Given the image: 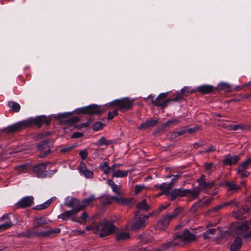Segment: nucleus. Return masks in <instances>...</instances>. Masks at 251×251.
Here are the masks:
<instances>
[{"mask_svg": "<svg viewBox=\"0 0 251 251\" xmlns=\"http://www.w3.org/2000/svg\"><path fill=\"white\" fill-rule=\"evenodd\" d=\"M69 115V114L68 113H61V114H58L57 116V117L59 119H64V118L67 117Z\"/></svg>", "mask_w": 251, "mask_h": 251, "instance_id": "680f3d73", "label": "nucleus"}, {"mask_svg": "<svg viewBox=\"0 0 251 251\" xmlns=\"http://www.w3.org/2000/svg\"><path fill=\"white\" fill-rule=\"evenodd\" d=\"M186 133H187L186 127H185L179 131L174 132V134L175 135H177L178 136H179L184 135V134H185Z\"/></svg>", "mask_w": 251, "mask_h": 251, "instance_id": "603ef678", "label": "nucleus"}, {"mask_svg": "<svg viewBox=\"0 0 251 251\" xmlns=\"http://www.w3.org/2000/svg\"><path fill=\"white\" fill-rule=\"evenodd\" d=\"M178 122H179V120L178 119H173L168 120V121H167L166 123V124L168 125H170V124L176 125Z\"/></svg>", "mask_w": 251, "mask_h": 251, "instance_id": "5fc2aeb1", "label": "nucleus"}, {"mask_svg": "<svg viewBox=\"0 0 251 251\" xmlns=\"http://www.w3.org/2000/svg\"><path fill=\"white\" fill-rule=\"evenodd\" d=\"M113 201H115L119 204H127L129 202V200L127 198H122L120 195L116 196H113L108 198L105 200H104L103 204H110Z\"/></svg>", "mask_w": 251, "mask_h": 251, "instance_id": "4468645a", "label": "nucleus"}, {"mask_svg": "<svg viewBox=\"0 0 251 251\" xmlns=\"http://www.w3.org/2000/svg\"><path fill=\"white\" fill-rule=\"evenodd\" d=\"M9 107H10L13 111L18 112L21 108L20 104L16 102L10 101L8 103Z\"/></svg>", "mask_w": 251, "mask_h": 251, "instance_id": "72a5a7b5", "label": "nucleus"}, {"mask_svg": "<svg viewBox=\"0 0 251 251\" xmlns=\"http://www.w3.org/2000/svg\"><path fill=\"white\" fill-rule=\"evenodd\" d=\"M128 175V172L126 171H122L120 170H115L113 174V177H124Z\"/></svg>", "mask_w": 251, "mask_h": 251, "instance_id": "2f4dec72", "label": "nucleus"}, {"mask_svg": "<svg viewBox=\"0 0 251 251\" xmlns=\"http://www.w3.org/2000/svg\"><path fill=\"white\" fill-rule=\"evenodd\" d=\"M130 237L129 233L124 232L118 234L116 236V240L118 241L126 240Z\"/></svg>", "mask_w": 251, "mask_h": 251, "instance_id": "f704fd0d", "label": "nucleus"}, {"mask_svg": "<svg viewBox=\"0 0 251 251\" xmlns=\"http://www.w3.org/2000/svg\"><path fill=\"white\" fill-rule=\"evenodd\" d=\"M107 184L111 187H112L113 186H115V182L112 180H110V179H108L107 180Z\"/></svg>", "mask_w": 251, "mask_h": 251, "instance_id": "774afa93", "label": "nucleus"}, {"mask_svg": "<svg viewBox=\"0 0 251 251\" xmlns=\"http://www.w3.org/2000/svg\"><path fill=\"white\" fill-rule=\"evenodd\" d=\"M249 208L246 205L242 207H236L233 212V215L237 219H241L242 218V216L247 212Z\"/></svg>", "mask_w": 251, "mask_h": 251, "instance_id": "f3484780", "label": "nucleus"}, {"mask_svg": "<svg viewBox=\"0 0 251 251\" xmlns=\"http://www.w3.org/2000/svg\"><path fill=\"white\" fill-rule=\"evenodd\" d=\"M55 197H52L50 199L48 200L43 203L41 204L37 205L34 207L35 209L36 210H43L47 208L51 203L53 199H55Z\"/></svg>", "mask_w": 251, "mask_h": 251, "instance_id": "bb28decb", "label": "nucleus"}, {"mask_svg": "<svg viewBox=\"0 0 251 251\" xmlns=\"http://www.w3.org/2000/svg\"><path fill=\"white\" fill-rule=\"evenodd\" d=\"M167 96V93H163L159 94L155 100V105L157 106L164 107L167 105V101L165 98Z\"/></svg>", "mask_w": 251, "mask_h": 251, "instance_id": "a211bd4d", "label": "nucleus"}, {"mask_svg": "<svg viewBox=\"0 0 251 251\" xmlns=\"http://www.w3.org/2000/svg\"><path fill=\"white\" fill-rule=\"evenodd\" d=\"M86 169H87V167L85 163L83 161H81L78 169L79 172L81 173Z\"/></svg>", "mask_w": 251, "mask_h": 251, "instance_id": "de8ad7c7", "label": "nucleus"}, {"mask_svg": "<svg viewBox=\"0 0 251 251\" xmlns=\"http://www.w3.org/2000/svg\"><path fill=\"white\" fill-rule=\"evenodd\" d=\"M50 152H51V151H50V150H49L46 151L45 152H44L43 153L39 155V157L44 158L45 156H46L49 153H50Z\"/></svg>", "mask_w": 251, "mask_h": 251, "instance_id": "69168bd1", "label": "nucleus"}, {"mask_svg": "<svg viewBox=\"0 0 251 251\" xmlns=\"http://www.w3.org/2000/svg\"><path fill=\"white\" fill-rule=\"evenodd\" d=\"M96 199L94 195H91L89 198L84 199L80 203L81 210L85 206H88Z\"/></svg>", "mask_w": 251, "mask_h": 251, "instance_id": "c756f323", "label": "nucleus"}, {"mask_svg": "<svg viewBox=\"0 0 251 251\" xmlns=\"http://www.w3.org/2000/svg\"><path fill=\"white\" fill-rule=\"evenodd\" d=\"M197 90L198 92H200L204 94H207L211 93L213 90V87L210 85H203L199 86Z\"/></svg>", "mask_w": 251, "mask_h": 251, "instance_id": "a878e982", "label": "nucleus"}, {"mask_svg": "<svg viewBox=\"0 0 251 251\" xmlns=\"http://www.w3.org/2000/svg\"><path fill=\"white\" fill-rule=\"evenodd\" d=\"M241 126L240 125H229L226 126V129L228 130H237L241 128Z\"/></svg>", "mask_w": 251, "mask_h": 251, "instance_id": "a19ab883", "label": "nucleus"}, {"mask_svg": "<svg viewBox=\"0 0 251 251\" xmlns=\"http://www.w3.org/2000/svg\"><path fill=\"white\" fill-rule=\"evenodd\" d=\"M251 226V223L248 221L237 223L231 227V233L233 236L237 235L238 237H244L245 238L247 232Z\"/></svg>", "mask_w": 251, "mask_h": 251, "instance_id": "20e7f679", "label": "nucleus"}, {"mask_svg": "<svg viewBox=\"0 0 251 251\" xmlns=\"http://www.w3.org/2000/svg\"><path fill=\"white\" fill-rule=\"evenodd\" d=\"M199 237V236L191 233L188 229H185L182 232L176 233L175 238L173 241L162 244L161 249L156 250L155 251H167L176 246H180L184 243L196 241Z\"/></svg>", "mask_w": 251, "mask_h": 251, "instance_id": "f257e3e1", "label": "nucleus"}, {"mask_svg": "<svg viewBox=\"0 0 251 251\" xmlns=\"http://www.w3.org/2000/svg\"><path fill=\"white\" fill-rule=\"evenodd\" d=\"M50 119L46 116H39L35 118H29L26 120L19 122L21 125V128L23 127L33 125H40L43 123L49 124Z\"/></svg>", "mask_w": 251, "mask_h": 251, "instance_id": "39448f33", "label": "nucleus"}, {"mask_svg": "<svg viewBox=\"0 0 251 251\" xmlns=\"http://www.w3.org/2000/svg\"><path fill=\"white\" fill-rule=\"evenodd\" d=\"M33 200L32 196L25 197L17 203V205L21 208L30 206L33 204Z\"/></svg>", "mask_w": 251, "mask_h": 251, "instance_id": "dca6fc26", "label": "nucleus"}, {"mask_svg": "<svg viewBox=\"0 0 251 251\" xmlns=\"http://www.w3.org/2000/svg\"><path fill=\"white\" fill-rule=\"evenodd\" d=\"M184 211V208L182 207H177L176 208L172 214H167L169 217L170 219L172 220L173 219H175L181 215Z\"/></svg>", "mask_w": 251, "mask_h": 251, "instance_id": "b1692460", "label": "nucleus"}, {"mask_svg": "<svg viewBox=\"0 0 251 251\" xmlns=\"http://www.w3.org/2000/svg\"><path fill=\"white\" fill-rule=\"evenodd\" d=\"M218 87L220 89H226L229 88V86L227 84L225 83H221L219 85Z\"/></svg>", "mask_w": 251, "mask_h": 251, "instance_id": "4d7b16f0", "label": "nucleus"}, {"mask_svg": "<svg viewBox=\"0 0 251 251\" xmlns=\"http://www.w3.org/2000/svg\"><path fill=\"white\" fill-rule=\"evenodd\" d=\"M48 163L39 164L33 167V172L38 177H47L52 176L56 172V169L53 170L46 171L47 165Z\"/></svg>", "mask_w": 251, "mask_h": 251, "instance_id": "0eeeda50", "label": "nucleus"}, {"mask_svg": "<svg viewBox=\"0 0 251 251\" xmlns=\"http://www.w3.org/2000/svg\"><path fill=\"white\" fill-rule=\"evenodd\" d=\"M87 178H93V173L87 169L81 173Z\"/></svg>", "mask_w": 251, "mask_h": 251, "instance_id": "a18cd8bd", "label": "nucleus"}, {"mask_svg": "<svg viewBox=\"0 0 251 251\" xmlns=\"http://www.w3.org/2000/svg\"><path fill=\"white\" fill-rule=\"evenodd\" d=\"M151 216H152L151 214L147 215L140 214L139 212H136L135 214L132 228L135 229L144 228L147 225L149 218Z\"/></svg>", "mask_w": 251, "mask_h": 251, "instance_id": "423d86ee", "label": "nucleus"}, {"mask_svg": "<svg viewBox=\"0 0 251 251\" xmlns=\"http://www.w3.org/2000/svg\"><path fill=\"white\" fill-rule=\"evenodd\" d=\"M49 221V220H48L46 218H36L34 221V227L31 229L28 230L27 231V233H26V236L29 237V236H37L35 233H38L39 232L36 231V229L38 227L41 226L43 225H45L48 224Z\"/></svg>", "mask_w": 251, "mask_h": 251, "instance_id": "9d476101", "label": "nucleus"}, {"mask_svg": "<svg viewBox=\"0 0 251 251\" xmlns=\"http://www.w3.org/2000/svg\"><path fill=\"white\" fill-rule=\"evenodd\" d=\"M187 89L186 87H184V88H182L180 90V92H177L176 97L172 99H168V101H179L182 98L185 96V90Z\"/></svg>", "mask_w": 251, "mask_h": 251, "instance_id": "cd10ccee", "label": "nucleus"}, {"mask_svg": "<svg viewBox=\"0 0 251 251\" xmlns=\"http://www.w3.org/2000/svg\"><path fill=\"white\" fill-rule=\"evenodd\" d=\"M137 207L139 210H142L146 211H148L150 209V206L148 204L145 199L143 200L141 202L138 203Z\"/></svg>", "mask_w": 251, "mask_h": 251, "instance_id": "7c9ffc66", "label": "nucleus"}, {"mask_svg": "<svg viewBox=\"0 0 251 251\" xmlns=\"http://www.w3.org/2000/svg\"><path fill=\"white\" fill-rule=\"evenodd\" d=\"M173 184H172V182H170L168 183H165V185H164V187L163 188V194L167 195L169 197L170 200L171 201H174V200H175V199L177 197H178V196H179V197H184L185 196H181L179 195H177L176 194H175L174 191L176 190H187L186 189H184V188L175 189L172 192H170V190L173 187Z\"/></svg>", "mask_w": 251, "mask_h": 251, "instance_id": "f8f14e48", "label": "nucleus"}, {"mask_svg": "<svg viewBox=\"0 0 251 251\" xmlns=\"http://www.w3.org/2000/svg\"><path fill=\"white\" fill-rule=\"evenodd\" d=\"M64 204L67 207L72 208V209H81L80 202L74 197H67L65 200Z\"/></svg>", "mask_w": 251, "mask_h": 251, "instance_id": "2eb2a0df", "label": "nucleus"}, {"mask_svg": "<svg viewBox=\"0 0 251 251\" xmlns=\"http://www.w3.org/2000/svg\"><path fill=\"white\" fill-rule=\"evenodd\" d=\"M141 243L143 244L150 243L151 241V237L150 235L144 234L139 237Z\"/></svg>", "mask_w": 251, "mask_h": 251, "instance_id": "473e14b6", "label": "nucleus"}, {"mask_svg": "<svg viewBox=\"0 0 251 251\" xmlns=\"http://www.w3.org/2000/svg\"><path fill=\"white\" fill-rule=\"evenodd\" d=\"M116 229L112 222L104 219L99 225L95 226L94 232L103 237L113 234L116 231Z\"/></svg>", "mask_w": 251, "mask_h": 251, "instance_id": "f03ea898", "label": "nucleus"}, {"mask_svg": "<svg viewBox=\"0 0 251 251\" xmlns=\"http://www.w3.org/2000/svg\"><path fill=\"white\" fill-rule=\"evenodd\" d=\"M81 209H72L70 210L66 211L65 212L58 216V218L62 219L63 220L70 219L73 221H75L76 215L77 213Z\"/></svg>", "mask_w": 251, "mask_h": 251, "instance_id": "ddd939ff", "label": "nucleus"}, {"mask_svg": "<svg viewBox=\"0 0 251 251\" xmlns=\"http://www.w3.org/2000/svg\"><path fill=\"white\" fill-rule=\"evenodd\" d=\"M242 238L240 237H236L234 242L230 246L231 251H238L242 245Z\"/></svg>", "mask_w": 251, "mask_h": 251, "instance_id": "5701e85b", "label": "nucleus"}, {"mask_svg": "<svg viewBox=\"0 0 251 251\" xmlns=\"http://www.w3.org/2000/svg\"><path fill=\"white\" fill-rule=\"evenodd\" d=\"M109 142L103 137H101L96 143L95 145L98 146L102 145H108Z\"/></svg>", "mask_w": 251, "mask_h": 251, "instance_id": "58836bf2", "label": "nucleus"}, {"mask_svg": "<svg viewBox=\"0 0 251 251\" xmlns=\"http://www.w3.org/2000/svg\"><path fill=\"white\" fill-rule=\"evenodd\" d=\"M214 182L210 181L209 182H204L200 183L197 187L192 190H176L174 191L175 194L179 195L181 196H193L197 197L199 193L203 191H205L208 189L212 188L214 186Z\"/></svg>", "mask_w": 251, "mask_h": 251, "instance_id": "7ed1b4c3", "label": "nucleus"}, {"mask_svg": "<svg viewBox=\"0 0 251 251\" xmlns=\"http://www.w3.org/2000/svg\"><path fill=\"white\" fill-rule=\"evenodd\" d=\"M0 221L4 222L3 223L0 224V230H5L12 226L11 221L7 215H3L0 219Z\"/></svg>", "mask_w": 251, "mask_h": 251, "instance_id": "6ab92c4d", "label": "nucleus"}, {"mask_svg": "<svg viewBox=\"0 0 251 251\" xmlns=\"http://www.w3.org/2000/svg\"><path fill=\"white\" fill-rule=\"evenodd\" d=\"M171 221L169 217L167 215H162L157 222L154 228L157 230L164 231L168 227Z\"/></svg>", "mask_w": 251, "mask_h": 251, "instance_id": "9b49d317", "label": "nucleus"}, {"mask_svg": "<svg viewBox=\"0 0 251 251\" xmlns=\"http://www.w3.org/2000/svg\"><path fill=\"white\" fill-rule=\"evenodd\" d=\"M146 187L144 184L136 185L135 186V194H138L142 192L144 189H146Z\"/></svg>", "mask_w": 251, "mask_h": 251, "instance_id": "ea45409f", "label": "nucleus"}, {"mask_svg": "<svg viewBox=\"0 0 251 251\" xmlns=\"http://www.w3.org/2000/svg\"><path fill=\"white\" fill-rule=\"evenodd\" d=\"M60 232V229L59 228H56L53 229H50L47 232H40L38 233H35L37 236L40 237H47L50 234H57Z\"/></svg>", "mask_w": 251, "mask_h": 251, "instance_id": "393cba45", "label": "nucleus"}, {"mask_svg": "<svg viewBox=\"0 0 251 251\" xmlns=\"http://www.w3.org/2000/svg\"><path fill=\"white\" fill-rule=\"evenodd\" d=\"M80 113L89 115L99 114L105 111L103 106L96 104H92L89 106L80 108L78 109Z\"/></svg>", "mask_w": 251, "mask_h": 251, "instance_id": "6e6552de", "label": "nucleus"}, {"mask_svg": "<svg viewBox=\"0 0 251 251\" xmlns=\"http://www.w3.org/2000/svg\"><path fill=\"white\" fill-rule=\"evenodd\" d=\"M108 166V163L106 161H105L103 163L100 164V170L103 171Z\"/></svg>", "mask_w": 251, "mask_h": 251, "instance_id": "052dcab7", "label": "nucleus"}, {"mask_svg": "<svg viewBox=\"0 0 251 251\" xmlns=\"http://www.w3.org/2000/svg\"><path fill=\"white\" fill-rule=\"evenodd\" d=\"M148 99L151 100V103H154L155 104V100H154V96L150 95L147 98H146V100Z\"/></svg>", "mask_w": 251, "mask_h": 251, "instance_id": "338daca9", "label": "nucleus"}, {"mask_svg": "<svg viewBox=\"0 0 251 251\" xmlns=\"http://www.w3.org/2000/svg\"><path fill=\"white\" fill-rule=\"evenodd\" d=\"M118 114V111L116 109H115L114 110L111 111V112H109L107 114V119L108 120H111L112 119H113V118L116 116V115H117Z\"/></svg>", "mask_w": 251, "mask_h": 251, "instance_id": "37998d69", "label": "nucleus"}, {"mask_svg": "<svg viewBox=\"0 0 251 251\" xmlns=\"http://www.w3.org/2000/svg\"><path fill=\"white\" fill-rule=\"evenodd\" d=\"M240 159V156L239 155L231 156L228 155L224 159L223 163L225 165H231L236 163Z\"/></svg>", "mask_w": 251, "mask_h": 251, "instance_id": "412c9836", "label": "nucleus"}, {"mask_svg": "<svg viewBox=\"0 0 251 251\" xmlns=\"http://www.w3.org/2000/svg\"><path fill=\"white\" fill-rule=\"evenodd\" d=\"M157 120H154L150 119L147 120L145 122L141 124L138 127L139 130L147 129L150 127L155 126L157 124Z\"/></svg>", "mask_w": 251, "mask_h": 251, "instance_id": "aec40b11", "label": "nucleus"}, {"mask_svg": "<svg viewBox=\"0 0 251 251\" xmlns=\"http://www.w3.org/2000/svg\"><path fill=\"white\" fill-rule=\"evenodd\" d=\"M83 136V133L79 132H75L71 136L72 138H78Z\"/></svg>", "mask_w": 251, "mask_h": 251, "instance_id": "6e6d98bb", "label": "nucleus"}, {"mask_svg": "<svg viewBox=\"0 0 251 251\" xmlns=\"http://www.w3.org/2000/svg\"><path fill=\"white\" fill-rule=\"evenodd\" d=\"M79 155L81 156V159L82 161L86 159L88 155V151L87 150L84 149L83 150H81L79 152Z\"/></svg>", "mask_w": 251, "mask_h": 251, "instance_id": "49530a36", "label": "nucleus"}, {"mask_svg": "<svg viewBox=\"0 0 251 251\" xmlns=\"http://www.w3.org/2000/svg\"><path fill=\"white\" fill-rule=\"evenodd\" d=\"M103 125V124L100 122H95L93 126V129L94 131H98L102 127Z\"/></svg>", "mask_w": 251, "mask_h": 251, "instance_id": "c03bdc74", "label": "nucleus"}, {"mask_svg": "<svg viewBox=\"0 0 251 251\" xmlns=\"http://www.w3.org/2000/svg\"><path fill=\"white\" fill-rule=\"evenodd\" d=\"M204 168L205 169V171L207 173L210 174L212 170V168H213V164L211 162L210 163H205L203 165Z\"/></svg>", "mask_w": 251, "mask_h": 251, "instance_id": "4c0bfd02", "label": "nucleus"}, {"mask_svg": "<svg viewBox=\"0 0 251 251\" xmlns=\"http://www.w3.org/2000/svg\"><path fill=\"white\" fill-rule=\"evenodd\" d=\"M112 103L116 106L121 110H128L131 108L132 101L130 100L128 98H124L113 100Z\"/></svg>", "mask_w": 251, "mask_h": 251, "instance_id": "1a4fd4ad", "label": "nucleus"}, {"mask_svg": "<svg viewBox=\"0 0 251 251\" xmlns=\"http://www.w3.org/2000/svg\"><path fill=\"white\" fill-rule=\"evenodd\" d=\"M120 186H118L117 184H115V186H113L112 187H111V189L114 193H115L117 194H119V191H120Z\"/></svg>", "mask_w": 251, "mask_h": 251, "instance_id": "bf43d9fd", "label": "nucleus"}, {"mask_svg": "<svg viewBox=\"0 0 251 251\" xmlns=\"http://www.w3.org/2000/svg\"><path fill=\"white\" fill-rule=\"evenodd\" d=\"M198 129V128L195 127V128H188L186 127V131L187 133H189L190 134H192L195 133L197 130Z\"/></svg>", "mask_w": 251, "mask_h": 251, "instance_id": "13d9d810", "label": "nucleus"}, {"mask_svg": "<svg viewBox=\"0 0 251 251\" xmlns=\"http://www.w3.org/2000/svg\"><path fill=\"white\" fill-rule=\"evenodd\" d=\"M27 167V164H23L22 165L17 166L15 167V169L19 172H22L26 169Z\"/></svg>", "mask_w": 251, "mask_h": 251, "instance_id": "09e8293b", "label": "nucleus"}, {"mask_svg": "<svg viewBox=\"0 0 251 251\" xmlns=\"http://www.w3.org/2000/svg\"><path fill=\"white\" fill-rule=\"evenodd\" d=\"M237 173L240 175L241 177H247L250 174L249 172L246 171L245 170L239 172L238 170H237Z\"/></svg>", "mask_w": 251, "mask_h": 251, "instance_id": "8fccbe9b", "label": "nucleus"}, {"mask_svg": "<svg viewBox=\"0 0 251 251\" xmlns=\"http://www.w3.org/2000/svg\"><path fill=\"white\" fill-rule=\"evenodd\" d=\"M251 164V158H248L246 160L242 162L237 168L238 172H240L247 169L248 166Z\"/></svg>", "mask_w": 251, "mask_h": 251, "instance_id": "c85d7f7f", "label": "nucleus"}, {"mask_svg": "<svg viewBox=\"0 0 251 251\" xmlns=\"http://www.w3.org/2000/svg\"><path fill=\"white\" fill-rule=\"evenodd\" d=\"M215 228H210L207 229L205 232L202 233V236L204 239H208L211 235H213L216 231Z\"/></svg>", "mask_w": 251, "mask_h": 251, "instance_id": "c9c22d12", "label": "nucleus"}, {"mask_svg": "<svg viewBox=\"0 0 251 251\" xmlns=\"http://www.w3.org/2000/svg\"><path fill=\"white\" fill-rule=\"evenodd\" d=\"M21 124L19 122L14 124L12 125L9 126L4 128L2 130L6 132L7 134L14 133L20 131L21 128Z\"/></svg>", "mask_w": 251, "mask_h": 251, "instance_id": "4be33fe9", "label": "nucleus"}, {"mask_svg": "<svg viewBox=\"0 0 251 251\" xmlns=\"http://www.w3.org/2000/svg\"><path fill=\"white\" fill-rule=\"evenodd\" d=\"M205 178V175H202L198 179V182H199V185H200V183H201V182H205V180H204Z\"/></svg>", "mask_w": 251, "mask_h": 251, "instance_id": "0e129e2a", "label": "nucleus"}, {"mask_svg": "<svg viewBox=\"0 0 251 251\" xmlns=\"http://www.w3.org/2000/svg\"><path fill=\"white\" fill-rule=\"evenodd\" d=\"M171 177L172 178L171 181L170 182H172V184H174V181L178 179L179 178H180L181 177V174L178 173L176 175L172 176Z\"/></svg>", "mask_w": 251, "mask_h": 251, "instance_id": "3c124183", "label": "nucleus"}, {"mask_svg": "<svg viewBox=\"0 0 251 251\" xmlns=\"http://www.w3.org/2000/svg\"><path fill=\"white\" fill-rule=\"evenodd\" d=\"M75 147V145H72L70 146L65 147L64 148H62L60 150V152L62 153H65L66 152H68L70 151L74 148Z\"/></svg>", "mask_w": 251, "mask_h": 251, "instance_id": "79ce46f5", "label": "nucleus"}, {"mask_svg": "<svg viewBox=\"0 0 251 251\" xmlns=\"http://www.w3.org/2000/svg\"><path fill=\"white\" fill-rule=\"evenodd\" d=\"M215 150V147L213 146H210L207 149L205 150L204 151H201V153H207V152L213 151Z\"/></svg>", "mask_w": 251, "mask_h": 251, "instance_id": "864d4df0", "label": "nucleus"}, {"mask_svg": "<svg viewBox=\"0 0 251 251\" xmlns=\"http://www.w3.org/2000/svg\"><path fill=\"white\" fill-rule=\"evenodd\" d=\"M228 191L236 190L240 188V186L233 182H228L226 183Z\"/></svg>", "mask_w": 251, "mask_h": 251, "instance_id": "e433bc0d", "label": "nucleus"}, {"mask_svg": "<svg viewBox=\"0 0 251 251\" xmlns=\"http://www.w3.org/2000/svg\"><path fill=\"white\" fill-rule=\"evenodd\" d=\"M225 207L224 203L220 204L216 206L213 208V210L217 211Z\"/></svg>", "mask_w": 251, "mask_h": 251, "instance_id": "e2e57ef3", "label": "nucleus"}]
</instances>
